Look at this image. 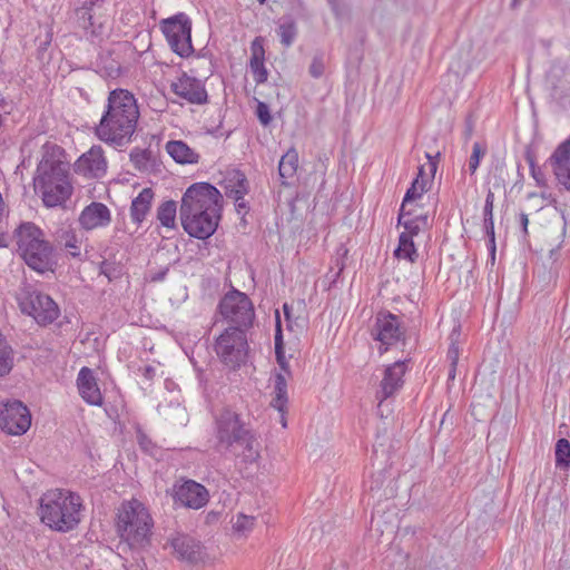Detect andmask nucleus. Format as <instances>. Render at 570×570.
Returning <instances> with one entry per match:
<instances>
[{"label":"nucleus","instance_id":"f257e3e1","mask_svg":"<svg viewBox=\"0 0 570 570\" xmlns=\"http://www.w3.org/2000/svg\"><path fill=\"white\" fill-rule=\"evenodd\" d=\"M213 435L217 452L232 455L238 465H252L261 459L257 432L232 407H223L213 416Z\"/></svg>","mask_w":570,"mask_h":570},{"label":"nucleus","instance_id":"f03ea898","mask_svg":"<svg viewBox=\"0 0 570 570\" xmlns=\"http://www.w3.org/2000/svg\"><path fill=\"white\" fill-rule=\"evenodd\" d=\"M223 195L212 184H191L183 194L179 219L184 230L194 238L207 239L216 230L222 219Z\"/></svg>","mask_w":570,"mask_h":570},{"label":"nucleus","instance_id":"7ed1b4c3","mask_svg":"<svg viewBox=\"0 0 570 570\" xmlns=\"http://www.w3.org/2000/svg\"><path fill=\"white\" fill-rule=\"evenodd\" d=\"M140 117L139 106L132 92L116 88L110 90L95 135L115 148L132 141Z\"/></svg>","mask_w":570,"mask_h":570},{"label":"nucleus","instance_id":"20e7f679","mask_svg":"<svg viewBox=\"0 0 570 570\" xmlns=\"http://www.w3.org/2000/svg\"><path fill=\"white\" fill-rule=\"evenodd\" d=\"M62 153L61 147L46 144L42 158L37 166L33 178L35 191L46 207L61 206L72 195L69 164L59 158Z\"/></svg>","mask_w":570,"mask_h":570},{"label":"nucleus","instance_id":"39448f33","mask_svg":"<svg viewBox=\"0 0 570 570\" xmlns=\"http://www.w3.org/2000/svg\"><path fill=\"white\" fill-rule=\"evenodd\" d=\"M81 509L80 495L69 490H49L40 498L41 522L58 532L73 530L81 521Z\"/></svg>","mask_w":570,"mask_h":570},{"label":"nucleus","instance_id":"423d86ee","mask_svg":"<svg viewBox=\"0 0 570 570\" xmlns=\"http://www.w3.org/2000/svg\"><path fill=\"white\" fill-rule=\"evenodd\" d=\"M17 252L33 271L43 274L53 272L57 266L53 246L45 238V233L32 222L21 223L13 232Z\"/></svg>","mask_w":570,"mask_h":570},{"label":"nucleus","instance_id":"0eeeda50","mask_svg":"<svg viewBox=\"0 0 570 570\" xmlns=\"http://www.w3.org/2000/svg\"><path fill=\"white\" fill-rule=\"evenodd\" d=\"M153 520L142 503L131 500L121 504L117 519V531L131 548L149 542Z\"/></svg>","mask_w":570,"mask_h":570},{"label":"nucleus","instance_id":"6e6552de","mask_svg":"<svg viewBox=\"0 0 570 570\" xmlns=\"http://www.w3.org/2000/svg\"><path fill=\"white\" fill-rule=\"evenodd\" d=\"M21 312L31 316L37 324L47 326L60 315L58 304L32 284H23L17 294Z\"/></svg>","mask_w":570,"mask_h":570},{"label":"nucleus","instance_id":"1a4fd4ad","mask_svg":"<svg viewBox=\"0 0 570 570\" xmlns=\"http://www.w3.org/2000/svg\"><path fill=\"white\" fill-rule=\"evenodd\" d=\"M215 352L227 367L232 370L238 368L247 358L248 343L246 330L227 327L216 338Z\"/></svg>","mask_w":570,"mask_h":570},{"label":"nucleus","instance_id":"9d476101","mask_svg":"<svg viewBox=\"0 0 570 570\" xmlns=\"http://www.w3.org/2000/svg\"><path fill=\"white\" fill-rule=\"evenodd\" d=\"M218 309L223 318L230 324L229 327L247 331L255 318L252 301L245 293L235 288L223 296Z\"/></svg>","mask_w":570,"mask_h":570},{"label":"nucleus","instance_id":"9b49d317","mask_svg":"<svg viewBox=\"0 0 570 570\" xmlns=\"http://www.w3.org/2000/svg\"><path fill=\"white\" fill-rule=\"evenodd\" d=\"M161 31L170 49L181 58H188L194 52L191 43V20L184 13L161 21Z\"/></svg>","mask_w":570,"mask_h":570},{"label":"nucleus","instance_id":"f8f14e48","mask_svg":"<svg viewBox=\"0 0 570 570\" xmlns=\"http://www.w3.org/2000/svg\"><path fill=\"white\" fill-rule=\"evenodd\" d=\"M31 425L29 409L18 400L0 404V430L9 435H22Z\"/></svg>","mask_w":570,"mask_h":570},{"label":"nucleus","instance_id":"ddd939ff","mask_svg":"<svg viewBox=\"0 0 570 570\" xmlns=\"http://www.w3.org/2000/svg\"><path fill=\"white\" fill-rule=\"evenodd\" d=\"M372 337L381 343L380 353L383 354L395 345L404 335L396 315L390 312H379L371 332Z\"/></svg>","mask_w":570,"mask_h":570},{"label":"nucleus","instance_id":"4468645a","mask_svg":"<svg viewBox=\"0 0 570 570\" xmlns=\"http://www.w3.org/2000/svg\"><path fill=\"white\" fill-rule=\"evenodd\" d=\"M405 372L406 363L404 361H396L384 370L380 389L375 394V399L379 401L377 413L382 417L384 416L383 403L401 390Z\"/></svg>","mask_w":570,"mask_h":570},{"label":"nucleus","instance_id":"2eb2a0df","mask_svg":"<svg viewBox=\"0 0 570 570\" xmlns=\"http://www.w3.org/2000/svg\"><path fill=\"white\" fill-rule=\"evenodd\" d=\"M173 497L176 503L194 510L203 508L209 500L207 489L194 480L175 483Z\"/></svg>","mask_w":570,"mask_h":570},{"label":"nucleus","instance_id":"dca6fc26","mask_svg":"<svg viewBox=\"0 0 570 570\" xmlns=\"http://www.w3.org/2000/svg\"><path fill=\"white\" fill-rule=\"evenodd\" d=\"M171 91L190 104L203 105L207 102V91L203 82L183 72L176 81L170 85Z\"/></svg>","mask_w":570,"mask_h":570},{"label":"nucleus","instance_id":"f3484780","mask_svg":"<svg viewBox=\"0 0 570 570\" xmlns=\"http://www.w3.org/2000/svg\"><path fill=\"white\" fill-rule=\"evenodd\" d=\"M170 547L178 559L188 563H198L204 559L202 542L190 534L177 533L170 539Z\"/></svg>","mask_w":570,"mask_h":570},{"label":"nucleus","instance_id":"a211bd4d","mask_svg":"<svg viewBox=\"0 0 570 570\" xmlns=\"http://www.w3.org/2000/svg\"><path fill=\"white\" fill-rule=\"evenodd\" d=\"M107 161L100 146L91 147L75 163V170L90 178H99L106 174Z\"/></svg>","mask_w":570,"mask_h":570},{"label":"nucleus","instance_id":"6ab92c4d","mask_svg":"<svg viewBox=\"0 0 570 570\" xmlns=\"http://www.w3.org/2000/svg\"><path fill=\"white\" fill-rule=\"evenodd\" d=\"M548 163L558 183L570 191V136L554 149Z\"/></svg>","mask_w":570,"mask_h":570},{"label":"nucleus","instance_id":"aec40b11","mask_svg":"<svg viewBox=\"0 0 570 570\" xmlns=\"http://www.w3.org/2000/svg\"><path fill=\"white\" fill-rule=\"evenodd\" d=\"M110 222L111 214L109 208L105 204L98 202H92L86 206L78 218L80 227L85 230L106 227Z\"/></svg>","mask_w":570,"mask_h":570},{"label":"nucleus","instance_id":"412c9836","mask_svg":"<svg viewBox=\"0 0 570 570\" xmlns=\"http://www.w3.org/2000/svg\"><path fill=\"white\" fill-rule=\"evenodd\" d=\"M397 224L403 226L402 234H409V238L417 236L421 232L429 230L432 226V219L429 213H414L412 208L400 207Z\"/></svg>","mask_w":570,"mask_h":570},{"label":"nucleus","instance_id":"4be33fe9","mask_svg":"<svg viewBox=\"0 0 570 570\" xmlns=\"http://www.w3.org/2000/svg\"><path fill=\"white\" fill-rule=\"evenodd\" d=\"M77 386L79 394L85 402L96 406H100L102 404V395L92 370L85 366L79 371Z\"/></svg>","mask_w":570,"mask_h":570},{"label":"nucleus","instance_id":"5701e85b","mask_svg":"<svg viewBox=\"0 0 570 570\" xmlns=\"http://www.w3.org/2000/svg\"><path fill=\"white\" fill-rule=\"evenodd\" d=\"M224 183L225 194L233 200H238L242 195H247L249 191V183L242 170L233 169L228 171Z\"/></svg>","mask_w":570,"mask_h":570},{"label":"nucleus","instance_id":"b1692460","mask_svg":"<svg viewBox=\"0 0 570 570\" xmlns=\"http://www.w3.org/2000/svg\"><path fill=\"white\" fill-rule=\"evenodd\" d=\"M274 397L271 401V406L281 413V424L283 428L287 426L285 412L287 406V382L283 373H276L274 377Z\"/></svg>","mask_w":570,"mask_h":570},{"label":"nucleus","instance_id":"393cba45","mask_svg":"<svg viewBox=\"0 0 570 570\" xmlns=\"http://www.w3.org/2000/svg\"><path fill=\"white\" fill-rule=\"evenodd\" d=\"M166 151L177 164H197L199 161V155L183 140L168 141Z\"/></svg>","mask_w":570,"mask_h":570},{"label":"nucleus","instance_id":"a878e982","mask_svg":"<svg viewBox=\"0 0 570 570\" xmlns=\"http://www.w3.org/2000/svg\"><path fill=\"white\" fill-rule=\"evenodd\" d=\"M264 59V49L262 45L258 43V39L256 38L252 43L249 68L253 75V79L257 85L264 83L268 77Z\"/></svg>","mask_w":570,"mask_h":570},{"label":"nucleus","instance_id":"bb28decb","mask_svg":"<svg viewBox=\"0 0 570 570\" xmlns=\"http://www.w3.org/2000/svg\"><path fill=\"white\" fill-rule=\"evenodd\" d=\"M154 191L151 188H144L136 198L132 199L130 206V217L132 222L140 224L150 210Z\"/></svg>","mask_w":570,"mask_h":570},{"label":"nucleus","instance_id":"cd10ccee","mask_svg":"<svg viewBox=\"0 0 570 570\" xmlns=\"http://www.w3.org/2000/svg\"><path fill=\"white\" fill-rule=\"evenodd\" d=\"M298 169V153L292 147L281 158L278 164V175L283 186H288V179L295 177Z\"/></svg>","mask_w":570,"mask_h":570},{"label":"nucleus","instance_id":"c85d7f7f","mask_svg":"<svg viewBox=\"0 0 570 570\" xmlns=\"http://www.w3.org/2000/svg\"><path fill=\"white\" fill-rule=\"evenodd\" d=\"M94 8L82 4L81 7L76 9V17L77 22L80 28L86 30L87 32H90L92 37H99L102 35V24L99 23L97 27L95 26L92 21V14L91 11Z\"/></svg>","mask_w":570,"mask_h":570},{"label":"nucleus","instance_id":"c756f323","mask_svg":"<svg viewBox=\"0 0 570 570\" xmlns=\"http://www.w3.org/2000/svg\"><path fill=\"white\" fill-rule=\"evenodd\" d=\"M176 217L177 203L175 200H165L157 207V219L161 226L175 229L177 227Z\"/></svg>","mask_w":570,"mask_h":570},{"label":"nucleus","instance_id":"7c9ffc66","mask_svg":"<svg viewBox=\"0 0 570 570\" xmlns=\"http://www.w3.org/2000/svg\"><path fill=\"white\" fill-rule=\"evenodd\" d=\"M277 35L279 36L281 43L288 48L297 37V26L291 16L283 17L277 27Z\"/></svg>","mask_w":570,"mask_h":570},{"label":"nucleus","instance_id":"2f4dec72","mask_svg":"<svg viewBox=\"0 0 570 570\" xmlns=\"http://www.w3.org/2000/svg\"><path fill=\"white\" fill-rule=\"evenodd\" d=\"M431 184L422 179H413L411 186L407 188L401 207L412 208V204L422 199L423 195L430 189Z\"/></svg>","mask_w":570,"mask_h":570},{"label":"nucleus","instance_id":"473e14b6","mask_svg":"<svg viewBox=\"0 0 570 570\" xmlns=\"http://www.w3.org/2000/svg\"><path fill=\"white\" fill-rule=\"evenodd\" d=\"M409 234H400L399 245L394 250V256L399 259H406L410 263H415L419 254L413 242V238L407 237Z\"/></svg>","mask_w":570,"mask_h":570},{"label":"nucleus","instance_id":"72a5a7b5","mask_svg":"<svg viewBox=\"0 0 570 570\" xmlns=\"http://www.w3.org/2000/svg\"><path fill=\"white\" fill-rule=\"evenodd\" d=\"M61 240L69 256L78 258L81 255L82 238L76 230L69 228L61 234Z\"/></svg>","mask_w":570,"mask_h":570},{"label":"nucleus","instance_id":"f704fd0d","mask_svg":"<svg viewBox=\"0 0 570 570\" xmlns=\"http://www.w3.org/2000/svg\"><path fill=\"white\" fill-rule=\"evenodd\" d=\"M274 341H275V355H276L277 363L284 372L288 373L289 367H288V363L285 358L283 334H282V326H281V320H279L278 312H276V328H275Z\"/></svg>","mask_w":570,"mask_h":570},{"label":"nucleus","instance_id":"c9c22d12","mask_svg":"<svg viewBox=\"0 0 570 570\" xmlns=\"http://www.w3.org/2000/svg\"><path fill=\"white\" fill-rule=\"evenodd\" d=\"M425 157L429 160V164H428L429 173L425 171V166L422 165L419 167L417 175L414 179L426 180V183L432 185L436 169H438L440 153H436L435 155H431L430 153H426Z\"/></svg>","mask_w":570,"mask_h":570},{"label":"nucleus","instance_id":"e433bc0d","mask_svg":"<svg viewBox=\"0 0 570 570\" xmlns=\"http://www.w3.org/2000/svg\"><path fill=\"white\" fill-rule=\"evenodd\" d=\"M556 465L558 468L570 466V442L567 439H559L554 449Z\"/></svg>","mask_w":570,"mask_h":570},{"label":"nucleus","instance_id":"4c0bfd02","mask_svg":"<svg viewBox=\"0 0 570 570\" xmlns=\"http://www.w3.org/2000/svg\"><path fill=\"white\" fill-rule=\"evenodd\" d=\"M99 274L106 276L109 282H112L121 277L122 266L117 262L104 259L99 264Z\"/></svg>","mask_w":570,"mask_h":570},{"label":"nucleus","instance_id":"58836bf2","mask_svg":"<svg viewBox=\"0 0 570 570\" xmlns=\"http://www.w3.org/2000/svg\"><path fill=\"white\" fill-rule=\"evenodd\" d=\"M151 158V151L148 149L135 148L130 153V160L139 170L147 169Z\"/></svg>","mask_w":570,"mask_h":570},{"label":"nucleus","instance_id":"ea45409f","mask_svg":"<svg viewBox=\"0 0 570 570\" xmlns=\"http://www.w3.org/2000/svg\"><path fill=\"white\" fill-rule=\"evenodd\" d=\"M525 160L529 164L530 174H531L532 178L535 180L537 185L540 187L547 186L546 175L541 170V168L537 166L534 156L530 151H528L525 154Z\"/></svg>","mask_w":570,"mask_h":570},{"label":"nucleus","instance_id":"a19ab883","mask_svg":"<svg viewBox=\"0 0 570 570\" xmlns=\"http://www.w3.org/2000/svg\"><path fill=\"white\" fill-rule=\"evenodd\" d=\"M485 153H487L485 147H483L480 142L475 141L473 144L472 154L470 156L469 164H468L469 171L471 175H473L476 171V169L480 165V161L484 157Z\"/></svg>","mask_w":570,"mask_h":570},{"label":"nucleus","instance_id":"79ce46f5","mask_svg":"<svg viewBox=\"0 0 570 570\" xmlns=\"http://www.w3.org/2000/svg\"><path fill=\"white\" fill-rule=\"evenodd\" d=\"M137 442L142 452L154 456L158 452L157 445L153 440L141 430H137Z\"/></svg>","mask_w":570,"mask_h":570},{"label":"nucleus","instance_id":"37998d69","mask_svg":"<svg viewBox=\"0 0 570 570\" xmlns=\"http://www.w3.org/2000/svg\"><path fill=\"white\" fill-rule=\"evenodd\" d=\"M493 207L494 193L491 189H489L485 196V203L483 207V227H490V225H494Z\"/></svg>","mask_w":570,"mask_h":570},{"label":"nucleus","instance_id":"c03bdc74","mask_svg":"<svg viewBox=\"0 0 570 570\" xmlns=\"http://www.w3.org/2000/svg\"><path fill=\"white\" fill-rule=\"evenodd\" d=\"M325 72V60H324V53L317 52L314 55L312 62L308 68V73L312 78L318 79L321 78Z\"/></svg>","mask_w":570,"mask_h":570},{"label":"nucleus","instance_id":"a18cd8bd","mask_svg":"<svg viewBox=\"0 0 570 570\" xmlns=\"http://www.w3.org/2000/svg\"><path fill=\"white\" fill-rule=\"evenodd\" d=\"M255 518L245 515L243 513H239L236 518V522L234 523V529L236 532H246L252 530L254 527Z\"/></svg>","mask_w":570,"mask_h":570},{"label":"nucleus","instance_id":"49530a36","mask_svg":"<svg viewBox=\"0 0 570 570\" xmlns=\"http://www.w3.org/2000/svg\"><path fill=\"white\" fill-rule=\"evenodd\" d=\"M256 116L263 126H268L272 121V115L267 104L258 101L256 107Z\"/></svg>","mask_w":570,"mask_h":570},{"label":"nucleus","instance_id":"de8ad7c7","mask_svg":"<svg viewBox=\"0 0 570 570\" xmlns=\"http://www.w3.org/2000/svg\"><path fill=\"white\" fill-rule=\"evenodd\" d=\"M459 356H460L459 345L454 341H452V343L449 346L448 354H446L450 365L458 366Z\"/></svg>","mask_w":570,"mask_h":570},{"label":"nucleus","instance_id":"09e8293b","mask_svg":"<svg viewBox=\"0 0 570 570\" xmlns=\"http://www.w3.org/2000/svg\"><path fill=\"white\" fill-rule=\"evenodd\" d=\"M235 208L238 214L245 215L248 213L249 206L248 203L245 200V195H242V198L238 200H234Z\"/></svg>","mask_w":570,"mask_h":570},{"label":"nucleus","instance_id":"8fccbe9b","mask_svg":"<svg viewBox=\"0 0 570 570\" xmlns=\"http://www.w3.org/2000/svg\"><path fill=\"white\" fill-rule=\"evenodd\" d=\"M334 11V13L340 17L344 13L345 7L343 0H327Z\"/></svg>","mask_w":570,"mask_h":570},{"label":"nucleus","instance_id":"3c124183","mask_svg":"<svg viewBox=\"0 0 570 570\" xmlns=\"http://www.w3.org/2000/svg\"><path fill=\"white\" fill-rule=\"evenodd\" d=\"M126 570H147L146 563L142 559H135L134 561L125 564Z\"/></svg>","mask_w":570,"mask_h":570},{"label":"nucleus","instance_id":"603ef678","mask_svg":"<svg viewBox=\"0 0 570 570\" xmlns=\"http://www.w3.org/2000/svg\"><path fill=\"white\" fill-rule=\"evenodd\" d=\"M139 372H141L142 376L148 381H151L156 375V368L151 365H146L139 368Z\"/></svg>","mask_w":570,"mask_h":570},{"label":"nucleus","instance_id":"864d4df0","mask_svg":"<svg viewBox=\"0 0 570 570\" xmlns=\"http://www.w3.org/2000/svg\"><path fill=\"white\" fill-rule=\"evenodd\" d=\"M520 225L522 227L524 236L528 235L529 218L528 215L524 213L520 214Z\"/></svg>","mask_w":570,"mask_h":570},{"label":"nucleus","instance_id":"5fc2aeb1","mask_svg":"<svg viewBox=\"0 0 570 570\" xmlns=\"http://www.w3.org/2000/svg\"><path fill=\"white\" fill-rule=\"evenodd\" d=\"M484 232L489 239L495 238L494 225H490V227H484Z\"/></svg>","mask_w":570,"mask_h":570},{"label":"nucleus","instance_id":"6e6d98bb","mask_svg":"<svg viewBox=\"0 0 570 570\" xmlns=\"http://www.w3.org/2000/svg\"><path fill=\"white\" fill-rule=\"evenodd\" d=\"M456 367L454 365H450L449 373H448V381H454L456 375Z\"/></svg>","mask_w":570,"mask_h":570},{"label":"nucleus","instance_id":"4d7b16f0","mask_svg":"<svg viewBox=\"0 0 570 570\" xmlns=\"http://www.w3.org/2000/svg\"><path fill=\"white\" fill-rule=\"evenodd\" d=\"M105 0H86L83 3L91 7V8H95V7H98L100 4V2H104Z\"/></svg>","mask_w":570,"mask_h":570},{"label":"nucleus","instance_id":"13d9d810","mask_svg":"<svg viewBox=\"0 0 570 570\" xmlns=\"http://www.w3.org/2000/svg\"><path fill=\"white\" fill-rule=\"evenodd\" d=\"M412 209L414 210V213H425L423 208L417 204V202L412 204Z\"/></svg>","mask_w":570,"mask_h":570},{"label":"nucleus","instance_id":"bf43d9fd","mask_svg":"<svg viewBox=\"0 0 570 570\" xmlns=\"http://www.w3.org/2000/svg\"><path fill=\"white\" fill-rule=\"evenodd\" d=\"M487 246H488V250H489V249L497 250V246H495V238H493V240H492V238H491V239H488V245H487Z\"/></svg>","mask_w":570,"mask_h":570},{"label":"nucleus","instance_id":"052dcab7","mask_svg":"<svg viewBox=\"0 0 570 570\" xmlns=\"http://www.w3.org/2000/svg\"><path fill=\"white\" fill-rule=\"evenodd\" d=\"M495 252L497 250L489 249V256H490V261H491L492 265L494 264V261H495Z\"/></svg>","mask_w":570,"mask_h":570},{"label":"nucleus","instance_id":"680f3d73","mask_svg":"<svg viewBox=\"0 0 570 570\" xmlns=\"http://www.w3.org/2000/svg\"><path fill=\"white\" fill-rule=\"evenodd\" d=\"M6 105H7V100H6V98L2 96V94L0 92V108H3Z\"/></svg>","mask_w":570,"mask_h":570},{"label":"nucleus","instance_id":"e2e57ef3","mask_svg":"<svg viewBox=\"0 0 570 570\" xmlns=\"http://www.w3.org/2000/svg\"><path fill=\"white\" fill-rule=\"evenodd\" d=\"M283 309H284L285 316L288 318L289 317V307H288V305L284 304Z\"/></svg>","mask_w":570,"mask_h":570},{"label":"nucleus","instance_id":"0e129e2a","mask_svg":"<svg viewBox=\"0 0 570 570\" xmlns=\"http://www.w3.org/2000/svg\"><path fill=\"white\" fill-rule=\"evenodd\" d=\"M519 1H520V0H512L511 6H512V7H515V6L519 3Z\"/></svg>","mask_w":570,"mask_h":570},{"label":"nucleus","instance_id":"69168bd1","mask_svg":"<svg viewBox=\"0 0 570 570\" xmlns=\"http://www.w3.org/2000/svg\"><path fill=\"white\" fill-rule=\"evenodd\" d=\"M261 4H264L266 0H257Z\"/></svg>","mask_w":570,"mask_h":570},{"label":"nucleus","instance_id":"338daca9","mask_svg":"<svg viewBox=\"0 0 570 570\" xmlns=\"http://www.w3.org/2000/svg\"><path fill=\"white\" fill-rule=\"evenodd\" d=\"M2 122H3L2 116L0 115V127L2 126Z\"/></svg>","mask_w":570,"mask_h":570},{"label":"nucleus","instance_id":"774afa93","mask_svg":"<svg viewBox=\"0 0 570 570\" xmlns=\"http://www.w3.org/2000/svg\"><path fill=\"white\" fill-rule=\"evenodd\" d=\"M51 42V37L46 41V45Z\"/></svg>","mask_w":570,"mask_h":570}]
</instances>
